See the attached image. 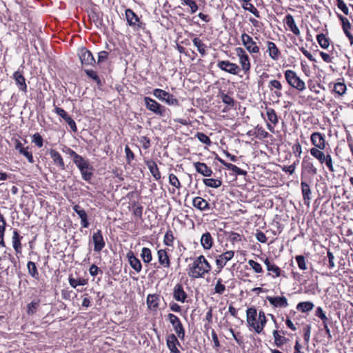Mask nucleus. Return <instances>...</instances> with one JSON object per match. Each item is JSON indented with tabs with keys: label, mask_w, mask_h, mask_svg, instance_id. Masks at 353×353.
Here are the masks:
<instances>
[{
	"label": "nucleus",
	"mask_w": 353,
	"mask_h": 353,
	"mask_svg": "<svg viewBox=\"0 0 353 353\" xmlns=\"http://www.w3.org/2000/svg\"><path fill=\"white\" fill-rule=\"evenodd\" d=\"M69 283L72 288H76L78 285H86L88 283V279L83 278L74 279L72 276H70Z\"/></svg>",
	"instance_id": "obj_38"
},
{
	"label": "nucleus",
	"mask_w": 353,
	"mask_h": 353,
	"mask_svg": "<svg viewBox=\"0 0 353 353\" xmlns=\"http://www.w3.org/2000/svg\"><path fill=\"white\" fill-rule=\"evenodd\" d=\"M201 244L205 250H210L213 245V239L210 232L203 234L201 238Z\"/></svg>",
	"instance_id": "obj_28"
},
{
	"label": "nucleus",
	"mask_w": 353,
	"mask_h": 353,
	"mask_svg": "<svg viewBox=\"0 0 353 353\" xmlns=\"http://www.w3.org/2000/svg\"><path fill=\"white\" fill-rule=\"evenodd\" d=\"M144 101L147 109L154 112V114L163 116L165 113V108L161 104L157 103L155 100L145 97L144 98Z\"/></svg>",
	"instance_id": "obj_6"
},
{
	"label": "nucleus",
	"mask_w": 353,
	"mask_h": 353,
	"mask_svg": "<svg viewBox=\"0 0 353 353\" xmlns=\"http://www.w3.org/2000/svg\"><path fill=\"white\" fill-rule=\"evenodd\" d=\"M141 256L145 263H150L152 259L151 250L148 248H143L141 251Z\"/></svg>",
	"instance_id": "obj_44"
},
{
	"label": "nucleus",
	"mask_w": 353,
	"mask_h": 353,
	"mask_svg": "<svg viewBox=\"0 0 353 353\" xmlns=\"http://www.w3.org/2000/svg\"><path fill=\"white\" fill-rule=\"evenodd\" d=\"M272 334L274 339V343L277 347H281L288 340L285 336H281L278 330H274Z\"/></svg>",
	"instance_id": "obj_36"
},
{
	"label": "nucleus",
	"mask_w": 353,
	"mask_h": 353,
	"mask_svg": "<svg viewBox=\"0 0 353 353\" xmlns=\"http://www.w3.org/2000/svg\"><path fill=\"white\" fill-rule=\"evenodd\" d=\"M314 304L310 301L301 302L298 303L296 309L302 312L311 311L314 308Z\"/></svg>",
	"instance_id": "obj_37"
},
{
	"label": "nucleus",
	"mask_w": 353,
	"mask_h": 353,
	"mask_svg": "<svg viewBox=\"0 0 353 353\" xmlns=\"http://www.w3.org/2000/svg\"><path fill=\"white\" fill-rule=\"evenodd\" d=\"M65 153L72 159L74 163L79 170H83V168H92V166L90 165L88 160H85L83 157L78 154L70 148L66 149Z\"/></svg>",
	"instance_id": "obj_3"
},
{
	"label": "nucleus",
	"mask_w": 353,
	"mask_h": 353,
	"mask_svg": "<svg viewBox=\"0 0 353 353\" xmlns=\"http://www.w3.org/2000/svg\"><path fill=\"white\" fill-rule=\"evenodd\" d=\"M248 264L256 273H261L263 272L261 265L256 261L250 259L248 261Z\"/></svg>",
	"instance_id": "obj_54"
},
{
	"label": "nucleus",
	"mask_w": 353,
	"mask_h": 353,
	"mask_svg": "<svg viewBox=\"0 0 353 353\" xmlns=\"http://www.w3.org/2000/svg\"><path fill=\"white\" fill-rule=\"evenodd\" d=\"M174 239L172 231H168L164 236V243L168 246H172Z\"/></svg>",
	"instance_id": "obj_56"
},
{
	"label": "nucleus",
	"mask_w": 353,
	"mask_h": 353,
	"mask_svg": "<svg viewBox=\"0 0 353 353\" xmlns=\"http://www.w3.org/2000/svg\"><path fill=\"white\" fill-rule=\"evenodd\" d=\"M127 257L132 268H133L137 272H140L142 268L140 260L137 259L131 251L127 254Z\"/></svg>",
	"instance_id": "obj_18"
},
{
	"label": "nucleus",
	"mask_w": 353,
	"mask_h": 353,
	"mask_svg": "<svg viewBox=\"0 0 353 353\" xmlns=\"http://www.w3.org/2000/svg\"><path fill=\"white\" fill-rule=\"evenodd\" d=\"M257 312L254 307L248 308L247 310V322L248 325L254 330L256 323H254L256 320Z\"/></svg>",
	"instance_id": "obj_30"
},
{
	"label": "nucleus",
	"mask_w": 353,
	"mask_h": 353,
	"mask_svg": "<svg viewBox=\"0 0 353 353\" xmlns=\"http://www.w3.org/2000/svg\"><path fill=\"white\" fill-rule=\"evenodd\" d=\"M13 77L19 88L23 92H26L27 85L23 75L19 71H17L14 73Z\"/></svg>",
	"instance_id": "obj_26"
},
{
	"label": "nucleus",
	"mask_w": 353,
	"mask_h": 353,
	"mask_svg": "<svg viewBox=\"0 0 353 353\" xmlns=\"http://www.w3.org/2000/svg\"><path fill=\"white\" fill-rule=\"evenodd\" d=\"M284 75L288 83L293 88L299 91H303L305 89V82L297 76L294 71L288 70L285 72Z\"/></svg>",
	"instance_id": "obj_2"
},
{
	"label": "nucleus",
	"mask_w": 353,
	"mask_h": 353,
	"mask_svg": "<svg viewBox=\"0 0 353 353\" xmlns=\"http://www.w3.org/2000/svg\"><path fill=\"white\" fill-rule=\"evenodd\" d=\"M267 117L268 120L274 125L278 123V117L274 109L269 108L267 110Z\"/></svg>",
	"instance_id": "obj_48"
},
{
	"label": "nucleus",
	"mask_w": 353,
	"mask_h": 353,
	"mask_svg": "<svg viewBox=\"0 0 353 353\" xmlns=\"http://www.w3.org/2000/svg\"><path fill=\"white\" fill-rule=\"evenodd\" d=\"M168 318L179 338L183 340L185 337V330L179 319L172 313L168 314Z\"/></svg>",
	"instance_id": "obj_5"
},
{
	"label": "nucleus",
	"mask_w": 353,
	"mask_h": 353,
	"mask_svg": "<svg viewBox=\"0 0 353 353\" xmlns=\"http://www.w3.org/2000/svg\"><path fill=\"white\" fill-rule=\"evenodd\" d=\"M196 137L203 143L210 145L212 142L210 138L203 132H197Z\"/></svg>",
	"instance_id": "obj_50"
},
{
	"label": "nucleus",
	"mask_w": 353,
	"mask_h": 353,
	"mask_svg": "<svg viewBox=\"0 0 353 353\" xmlns=\"http://www.w3.org/2000/svg\"><path fill=\"white\" fill-rule=\"evenodd\" d=\"M346 85L343 82H338L334 85V92L339 96L343 95L346 92Z\"/></svg>",
	"instance_id": "obj_43"
},
{
	"label": "nucleus",
	"mask_w": 353,
	"mask_h": 353,
	"mask_svg": "<svg viewBox=\"0 0 353 353\" xmlns=\"http://www.w3.org/2000/svg\"><path fill=\"white\" fill-rule=\"evenodd\" d=\"M301 179H303L305 173L310 174L311 176H315L317 174V168L314 165L310 157H305L303 159L301 163Z\"/></svg>",
	"instance_id": "obj_7"
},
{
	"label": "nucleus",
	"mask_w": 353,
	"mask_h": 353,
	"mask_svg": "<svg viewBox=\"0 0 353 353\" xmlns=\"http://www.w3.org/2000/svg\"><path fill=\"white\" fill-rule=\"evenodd\" d=\"M84 72L86 73V74L90 79H92L93 81H94L97 83L98 86L102 85L101 80L100 77L97 75L96 72L93 71L92 70H87V69H85Z\"/></svg>",
	"instance_id": "obj_45"
},
{
	"label": "nucleus",
	"mask_w": 353,
	"mask_h": 353,
	"mask_svg": "<svg viewBox=\"0 0 353 353\" xmlns=\"http://www.w3.org/2000/svg\"><path fill=\"white\" fill-rule=\"evenodd\" d=\"M157 254L159 264L164 268H169L170 265V261L167 252L165 250H159Z\"/></svg>",
	"instance_id": "obj_25"
},
{
	"label": "nucleus",
	"mask_w": 353,
	"mask_h": 353,
	"mask_svg": "<svg viewBox=\"0 0 353 353\" xmlns=\"http://www.w3.org/2000/svg\"><path fill=\"white\" fill-rule=\"evenodd\" d=\"M192 205L201 211L210 209V205L208 201L200 196H196L193 199Z\"/></svg>",
	"instance_id": "obj_23"
},
{
	"label": "nucleus",
	"mask_w": 353,
	"mask_h": 353,
	"mask_svg": "<svg viewBox=\"0 0 353 353\" xmlns=\"http://www.w3.org/2000/svg\"><path fill=\"white\" fill-rule=\"evenodd\" d=\"M269 303L276 307H286L288 306V300L285 296H267Z\"/></svg>",
	"instance_id": "obj_16"
},
{
	"label": "nucleus",
	"mask_w": 353,
	"mask_h": 353,
	"mask_svg": "<svg viewBox=\"0 0 353 353\" xmlns=\"http://www.w3.org/2000/svg\"><path fill=\"white\" fill-rule=\"evenodd\" d=\"M192 42L194 45V46L196 47L198 51L199 52V53L202 55V56H204L205 54V44L201 41V40L198 38V37H195L192 40Z\"/></svg>",
	"instance_id": "obj_40"
},
{
	"label": "nucleus",
	"mask_w": 353,
	"mask_h": 353,
	"mask_svg": "<svg viewBox=\"0 0 353 353\" xmlns=\"http://www.w3.org/2000/svg\"><path fill=\"white\" fill-rule=\"evenodd\" d=\"M203 181L206 186L214 188H219L222 184L221 180L214 179H204Z\"/></svg>",
	"instance_id": "obj_42"
},
{
	"label": "nucleus",
	"mask_w": 353,
	"mask_h": 353,
	"mask_svg": "<svg viewBox=\"0 0 353 353\" xmlns=\"http://www.w3.org/2000/svg\"><path fill=\"white\" fill-rule=\"evenodd\" d=\"M22 236H20L17 230L13 231V236L12 238V246L17 254L21 252V240Z\"/></svg>",
	"instance_id": "obj_27"
},
{
	"label": "nucleus",
	"mask_w": 353,
	"mask_h": 353,
	"mask_svg": "<svg viewBox=\"0 0 353 353\" xmlns=\"http://www.w3.org/2000/svg\"><path fill=\"white\" fill-rule=\"evenodd\" d=\"M234 255V252L232 250L226 251L219 254L216 259V264L220 268H223L226 263L231 260Z\"/></svg>",
	"instance_id": "obj_14"
},
{
	"label": "nucleus",
	"mask_w": 353,
	"mask_h": 353,
	"mask_svg": "<svg viewBox=\"0 0 353 353\" xmlns=\"http://www.w3.org/2000/svg\"><path fill=\"white\" fill-rule=\"evenodd\" d=\"M217 66L222 70L232 74H237L240 68L236 63L230 62L229 61H220L217 63Z\"/></svg>",
	"instance_id": "obj_11"
},
{
	"label": "nucleus",
	"mask_w": 353,
	"mask_h": 353,
	"mask_svg": "<svg viewBox=\"0 0 353 353\" xmlns=\"http://www.w3.org/2000/svg\"><path fill=\"white\" fill-rule=\"evenodd\" d=\"M153 94L155 97L166 102L168 105H179V101L174 98L172 94L165 90L158 88L154 89L153 90Z\"/></svg>",
	"instance_id": "obj_4"
},
{
	"label": "nucleus",
	"mask_w": 353,
	"mask_h": 353,
	"mask_svg": "<svg viewBox=\"0 0 353 353\" xmlns=\"http://www.w3.org/2000/svg\"><path fill=\"white\" fill-rule=\"evenodd\" d=\"M211 270V265L204 256L197 257L192 265H189L188 275L192 278L203 277L205 273Z\"/></svg>",
	"instance_id": "obj_1"
},
{
	"label": "nucleus",
	"mask_w": 353,
	"mask_h": 353,
	"mask_svg": "<svg viewBox=\"0 0 353 353\" xmlns=\"http://www.w3.org/2000/svg\"><path fill=\"white\" fill-rule=\"evenodd\" d=\"M224 166L226 167L228 170L233 171L237 175L245 176L247 174L246 171L240 169L236 165L230 163H224Z\"/></svg>",
	"instance_id": "obj_41"
},
{
	"label": "nucleus",
	"mask_w": 353,
	"mask_h": 353,
	"mask_svg": "<svg viewBox=\"0 0 353 353\" xmlns=\"http://www.w3.org/2000/svg\"><path fill=\"white\" fill-rule=\"evenodd\" d=\"M39 305V301H34L28 305V314H33L36 312Z\"/></svg>",
	"instance_id": "obj_52"
},
{
	"label": "nucleus",
	"mask_w": 353,
	"mask_h": 353,
	"mask_svg": "<svg viewBox=\"0 0 353 353\" xmlns=\"http://www.w3.org/2000/svg\"><path fill=\"white\" fill-rule=\"evenodd\" d=\"M296 261L297 262L299 268L302 270H305L307 269L305 257L302 255H299L296 256Z\"/></svg>",
	"instance_id": "obj_58"
},
{
	"label": "nucleus",
	"mask_w": 353,
	"mask_h": 353,
	"mask_svg": "<svg viewBox=\"0 0 353 353\" xmlns=\"http://www.w3.org/2000/svg\"><path fill=\"white\" fill-rule=\"evenodd\" d=\"M183 4L187 5L190 8V12L192 14L196 12L198 10V6L196 3L193 0H181Z\"/></svg>",
	"instance_id": "obj_51"
},
{
	"label": "nucleus",
	"mask_w": 353,
	"mask_h": 353,
	"mask_svg": "<svg viewBox=\"0 0 353 353\" xmlns=\"http://www.w3.org/2000/svg\"><path fill=\"white\" fill-rule=\"evenodd\" d=\"M174 298L180 302H185L187 294L184 292L183 286L181 284H176L174 288Z\"/></svg>",
	"instance_id": "obj_22"
},
{
	"label": "nucleus",
	"mask_w": 353,
	"mask_h": 353,
	"mask_svg": "<svg viewBox=\"0 0 353 353\" xmlns=\"http://www.w3.org/2000/svg\"><path fill=\"white\" fill-rule=\"evenodd\" d=\"M337 17L339 19V20L341 21L343 30L351 29V24H350L349 20L346 17H343V15H341L340 14H337Z\"/></svg>",
	"instance_id": "obj_55"
},
{
	"label": "nucleus",
	"mask_w": 353,
	"mask_h": 353,
	"mask_svg": "<svg viewBox=\"0 0 353 353\" xmlns=\"http://www.w3.org/2000/svg\"><path fill=\"white\" fill-rule=\"evenodd\" d=\"M316 316L319 317L322 321L323 324H325L327 321V317L325 316L323 309L321 307H318L316 310Z\"/></svg>",
	"instance_id": "obj_62"
},
{
	"label": "nucleus",
	"mask_w": 353,
	"mask_h": 353,
	"mask_svg": "<svg viewBox=\"0 0 353 353\" xmlns=\"http://www.w3.org/2000/svg\"><path fill=\"white\" fill-rule=\"evenodd\" d=\"M194 166L196 172L204 176H210L212 174L211 168L204 163L196 162Z\"/></svg>",
	"instance_id": "obj_19"
},
{
	"label": "nucleus",
	"mask_w": 353,
	"mask_h": 353,
	"mask_svg": "<svg viewBox=\"0 0 353 353\" xmlns=\"http://www.w3.org/2000/svg\"><path fill=\"white\" fill-rule=\"evenodd\" d=\"M78 55L82 65H92L95 63V59L92 54L85 48H81L79 51Z\"/></svg>",
	"instance_id": "obj_10"
},
{
	"label": "nucleus",
	"mask_w": 353,
	"mask_h": 353,
	"mask_svg": "<svg viewBox=\"0 0 353 353\" xmlns=\"http://www.w3.org/2000/svg\"><path fill=\"white\" fill-rule=\"evenodd\" d=\"M264 263L267 267L268 271L271 272L273 274H274V275H273L274 277L279 276L281 275V269L275 264L272 263L268 258H266L265 259Z\"/></svg>",
	"instance_id": "obj_33"
},
{
	"label": "nucleus",
	"mask_w": 353,
	"mask_h": 353,
	"mask_svg": "<svg viewBox=\"0 0 353 353\" xmlns=\"http://www.w3.org/2000/svg\"><path fill=\"white\" fill-rule=\"evenodd\" d=\"M221 281H222L221 279H219L215 285V288H214L215 292L219 294H223V292L225 290V287L223 284L221 283Z\"/></svg>",
	"instance_id": "obj_63"
},
{
	"label": "nucleus",
	"mask_w": 353,
	"mask_h": 353,
	"mask_svg": "<svg viewBox=\"0 0 353 353\" xmlns=\"http://www.w3.org/2000/svg\"><path fill=\"white\" fill-rule=\"evenodd\" d=\"M267 50L266 52L268 53L269 56L274 61L279 60L281 52L279 48L276 47V44L274 42L268 41L267 43Z\"/></svg>",
	"instance_id": "obj_17"
},
{
	"label": "nucleus",
	"mask_w": 353,
	"mask_h": 353,
	"mask_svg": "<svg viewBox=\"0 0 353 353\" xmlns=\"http://www.w3.org/2000/svg\"><path fill=\"white\" fill-rule=\"evenodd\" d=\"M239 59V63L241 65L242 70L245 72V73H247L250 70V59L248 54H245V56L241 57Z\"/></svg>",
	"instance_id": "obj_35"
},
{
	"label": "nucleus",
	"mask_w": 353,
	"mask_h": 353,
	"mask_svg": "<svg viewBox=\"0 0 353 353\" xmlns=\"http://www.w3.org/2000/svg\"><path fill=\"white\" fill-rule=\"evenodd\" d=\"M310 152L311 155L318 159L321 163H324L325 155L320 149L312 148L310 149Z\"/></svg>",
	"instance_id": "obj_39"
},
{
	"label": "nucleus",
	"mask_w": 353,
	"mask_h": 353,
	"mask_svg": "<svg viewBox=\"0 0 353 353\" xmlns=\"http://www.w3.org/2000/svg\"><path fill=\"white\" fill-rule=\"evenodd\" d=\"M91 170H92V168H83V170H79L81 173L82 178L85 181H88L91 179V178L92 176V172L89 171Z\"/></svg>",
	"instance_id": "obj_57"
},
{
	"label": "nucleus",
	"mask_w": 353,
	"mask_h": 353,
	"mask_svg": "<svg viewBox=\"0 0 353 353\" xmlns=\"http://www.w3.org/2000/svg\"><path fill=\"white\" fill-rule=\"evenodd\" d=\"M50 155L51 158L52 159L54 163L59 165L61 170H65V163L63 162V158L61 157V154L54 150H51L50 151Z\"/></svg>",
	"instance_id": "obj_31"
},
{
	"label": "nucleus",
	"mask_w": 353,
	"mask_h": 353,
	"mask_svg": "<svg viewBox=\"0 0 353 353\" xmlns=\"http://www.w3.org/2000/svg\"><path fill=\"white\" fill-rule=\"evenodd\" d=\"M317 41L320 46L324 49H326L329 46V41L325 37V34L321 33L317 35L316 37Z\"/></svg>",
	"instance_id": "obj_47"
},
{
	"label": "nucleus",
	"mask_w": 353,
	"mask_h": 353,
	"mask_svg": "<svg viewBox=\"0 0 353 353\" xmlns=\"http://www.w3.org/2000/svg\"><path fill=\"white\" fill-rule=\"evenodd\" d=\"M312 144L315 146L314 148L323 150L325 147L324 136L320 132H314L310 137Z\"/></svg>",
	"instance_id": "obj_15"
},
{
	"label": "nucleus",
	"mask_w": 353,
	"mask_h": 353,
	"mask_svg": "<svg viewBox=\"0 0 353 353\" xmlns=\"http://www.w3.org/2000/svg\"><path fill=\"white\" fill-rule=\"evenodd\" d=\"M92 240L94 243V250L97 252H101L105 245L101 230H98L93 234Z\"/></svg>",
	"instance_id": "obj_12"
},
{
	"label": "nucleus",
	"mask_w": 353,
	"mask_h": 353,
	"mask_svg": "<svg viewBox=\"0 0 353 353\" xmlns=\"http://www.w3.org/2000/svg\"><path fill=\"white\" fill-rule=\"evenodd\" d=\"M219 96L220 97V98L221 99L222 101L224 103H225L231 107L234 106V101L233 98L230 97L228 94H225L223 92H221Z\"/></svg>",
	"instance_id": "obj_49"
},
{
	"label": "nucleus",
	"mask_w": 353,
	"mask_h": 353,
	"mask_svg": "<svg viewBox=\"0 0 353 353\" xmlns=\"http://www.w3.org/2000/svg\"><path fill=\"white\" fill-rule=\"evenodd\" d=\"M147 304L150 310H156L159 306V297L156 294H149L147 297Z\"/></svg>",
	"instance_id": "obj_34"
},
{
	"label": "nucleus",
	"mask_w": 353,
	"mask_h": 353,
	"mask_svg": "<svg viewBox=\"0 0 353 353\" xmlns=\"http://www.w3.org/2000/svg\"><path fill=\"white\" fill-rule=\"evenodd\" d=\"M258 323H256V326H254V331L259 334L261 333L267 322L266 316L265 315L264 312L260 311L258 314Z\"/></svg>",
	"instance_id": "obj_24"
},
{
	"label": "nucleus",
	"mask_w": 353,
	"mask_h": 353,
	"mask_svg": "<svg viewBox=\"0 0 353 353\" xmlns=\"http://www.w3.org/2000/svg\"><path fill=\"white\" fill-rule=\"evenodd\" d=\"M336 6L345 15L349 14V9L343 0H336Z\"/></svg>",
	"instance_id": "obj_59"
},
{
	"label": "nucleus",
	"mask_w": 353,
	"mask_h": 353,
	"mask_svg": "<svg viewBox=\"0 0 353 353\" xmlns=\"http://www.w3.org/2000/svg\"><path fill=\"white\" fill-rule=\"evenodd\" d=\"M32 142L39 148H41L43 146V138L39 133H35L32 136Z\"/></svg>",
	"instance_id": "obj_64"
},
{
	"label": "nucleus",
	"mask_w": 353,
	"mask_h": 353,
	"mask_svg": "<svg viewBox=\"0 0 353 353\" xmlns=\"http://www.w3.org/2000/svg\"><path fill=\"white\" fill-rule=\"evenodd\" d=\"M179 345V342L176 336L174 334H170L167 338V345L172 353H180L176 347V345Z\"/></svg>",
	"instance_id": "obj_20"
},
{
	"label": "nucleus",
	"mask_w": 353,
	"mask_h": 353,
	"mask_svg": "<svg viewBox=\"0 0 353 353\" xmlns=\"http://www.w3.org/2000/svg\"><path fill=\"white\" fill-rule=\"evenodd\" d=\"M146 165L148 168V169L150 171V173L152 174V176L156 179L159 180L161 179V174L159 172L158 166L157 163L154 161H146Z\"/></svg>",
	"instance_id": "obj_32"
},
{
	"label": "nucleus",
	"mask_w": 353,
	"mask_h": 353,
	"mask_svg": "<svg viewBox=\"0 0 353 353\" xmlns=\"http://www.w3.org/2000/svg\"><path fill=\"white\" fill-rule=\"evenodd\" d=\"M241 40L243 46L250 53H259V48L256 46L252 38L246 33H243Z\"/></svg>",
	"instance_id": "obj_8"
},
{
	"label": "nucleus",
	"mask_w": 353,
	"mask_h": 353,
	"mask_svg": "<svg viewBox=\"0 0 353 353\" xmlns=\"http://www.w3.org/2000/svg\"><path fill=\"white\" fill-rule=\"evenodd\" d=\"M301 192L304 200V203L309 205L310 201L311 200V190L309 184L305 181H302L301 183Z\"/></svg>",
	"instance_id": "obj_21"
},
{
	"label": "nucleus",
	"mask_w": 353,
	"mask_h": 353,
	"mask_svg": "<svg viewBox=\"0 0 353 353\" xmlns=\"http://www.w3.org/2000/svg\"><path fill=\"white\" fill-rule=\"evenodd\" d=\"M243 9L252 12L256 17H260L259 12L252 3H248L245 6H243Z\"/></svg>",
	"instance_id": "obj_53"
},
{
	"label": "nucleus",
	"mask_w": 353,
	"mask_h": 353,
	"mask_svg": "<svg viewBox=\"0 0 353 353\" xmlns=\"http://www.w3.org/2000/svg\"><path fill=\"white\" fill-rule=\"evenodd\" d=\"M27 268L29 274L34 279H38L39 273L36 264L32 261H29L27 264Z\"/></svg>",
	"instance_id": "obj_46"
},
{
	"label": "nucleus",
	"mask_w": 353,
	"mask_h": 353,
	"mask_svg": "<svg viewBox=\"0 0 353 353\" xmlns=\"http://www.w3.org/2000/svg\"><path fill=\"white\" fill-rule=\"evenodd\" d=\"M126 20L130 26H137L139 28L144 29L145 24L141 21L139 17L130 8L125 10Z\"/></svg>",
	"instance_id": "obj_9"
},
{
	"label": "nucleus",
	"mask_w": 353,
	"mask_h": 353,
	"mask_svg": "<svg viewBox=\"0 0 353 353\" xmlns=\"http://www.w3.org/2000/svg\"><path fill=\"white\" fill-rule=\"evenodd\" d=\"M169 182L172 185L176 187V188H180L181 187V183L179 182L176 175H174V174H170Z\"/></svg>",
	"instance_id": "obj_61"
},
{
	"label": "nucleus",
	"mask_w": 353,
	"mask_h": 353,
	"mask_svg": "<svg viewBox=\"0 0 353 353\" xmlns=\"http://www.w3.org/2000/svg\"><path fill=\"white\" fill-rule=\"evenodd\" d=\"M285 22L286 25L288 26L289 29L296 36L300 34V30L295 24V21L294 20L293 17L288 14L285 16Z\"/></svg>",
	"instance_id": "obj_29"
},
{
	"label": "nucleus",
	"mask_w": 353,
	"mask_h": 353,
	"mask_svg": "<svg viewBox=\"0 0 353 353\" xmlns=\"http://www.w3.org/2000/svg\"><path fill=\"white\" fill-rule=\"evenodd\" d=\"M21 154L23 155L24 157H26L28 159V161L32 163H34V159H33V157H32V152H29L28 151V147L27 148H24L23 150H21L20 152H19Z\"/></svg>",
	"instance_id": "obj_60"
},
{
	"label": "nucleus",
	"mask_w": 353,
	"mask_h": 353,
	"mask_svg": "<svg viewBox=\"0 0 353 353\" xmlns=\"http://www.w3.org/2000/svg\"><path fill=\"white\" fill-rule=\"evenodd\" d=\"M55 112L64 119V121L68 124L73 132H77V128L75 121L70 115L67 114V112L63 109L61 108H56Z\"/></svg>",
	"instance_id": "obj_13"
}]
</instances>
